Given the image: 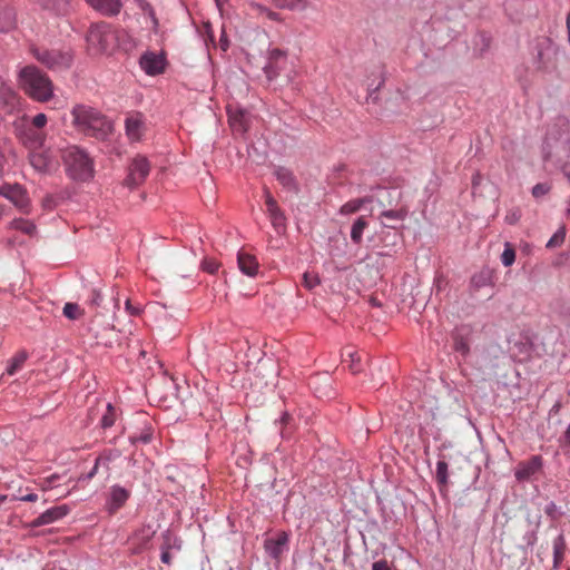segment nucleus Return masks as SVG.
I'll list each match as a JSON object with an SVG mask.
<instances>
[{"label":"nucleus","instance_id":"nucleus-34","mask_svg":"<svg viewBox=\"0 0 570 570\" xmlns=\"http://www.w3.org/2000/svg\"><path fill=\"white\" fill-rule=\"evenodd\" d=\"M27 353L26 352H20L18 353L16 356H13L10 361H9V364L7 366V373L9 375H13L16 374L21 367L22 365L24 364V362L27 361Z\"/></svg>","mask_w":570,"mask_h":570},{"label":"nucleus","instance_id":"nucleus-23","mask_svg":"<svg viewBox=\"0 0 570 570\" xmlns=\"http://www.w3.org/2000/svg\"><path fill=\"white\" fill-rule=\"evenodd\" d=\"M126 135L131 141H139L144 132V120L140 114H136L126 118Z\"/></svg>","mask_w":570,"mask_h":570},{"label":"nucleus","instance_id":"nucleus-2","mask_svg":"<svg viewBox=\"0 0 570 570\" xmlns=\"http://www.w3.org/2000/svg\"><path fill=\"white\" fill-rule=\"evenodd\" d=\"M20 88L31 99L47 102L53 97V83L50 78L36 66H26L18 73Z\"/></svg>","mask_w":570,"mask_h":570},{"label":"nucleus","instance_id":"nucleus-10","mask_svg":"<svg viewBox=\"0 0 570 570\" xmlns=\"http://www.w3.org/2000/svg\"><path fill=\"white\" fill-rule=\"evenodd\" d=\"M287 66V52L277 48L271 49L267 52V61L263 70L268 80L276 78L283 69Z\"/></svg>","mask_w":570,"mask_h":570},{"label":"nucleus","instance_id":"nucleus-11","mask_svg":"<svg viewBox=\"0 0 570 570\" xmlns=\"http://www.w3.org/2000/svg\"><path fill=\"white\" fill-rule=\"evenodd\" d=\"M139 66L148 76H157L165 71L166 58L164 53L147 51L141 55Z\"/></svg>","mask_w":570,"mask_h":570},{"label":"nucleus","instance_id":"nucleus-61","mask_svg":"<svg viewBox=\"0 0 570 570\" xmlns=\"http://www.w3.org/2000/svg\"><path fill=\"white\" fill-rule=\"evenodd\" d=\"M160 560L166 563V564H169L170 563V554L167 550H163L161 553H160Z\"/></svg>","mask_w":570,"mask_h":570},{"label":"nucleus","instance_id":"nucleus-64","mask_svg":"<svg viewBox=\"0 0 570 570\" xmlns=\"http://www.w3.org/2000/svg\"><path fill=\"white\" fill-rule=\"evenodd\" d=\"M480 180H481V176H480V174L474 175V176H473V178H472V185H473V187H475L476 185H479V184H480Z\"/></svg>","mask_w":570,"mask_h":570},{"label":"nucleus","instance_id":"nucleus-31","mask_svg":"<svg viewBox=\"0 0 570 570\" xmlns=\"http://www.w3.org/2000/svg\"><path fill=\"white\" fill-rule=\"evenodd\" d=\"M16 20L11 10H0V32H8L14 28Z\"/></svg>","mask_w":570,"mask_h":570},{"label":"nucleus","instance_id":"nucleus-21","mask_svg":"<svg viewBox=\"0 0 570 570\" xmlns=\"http://www.w3.org/2000/svg\"><path fill=\"white\" fill-rule=\"evenodd\" d=\"M10 202L22 212H27L29 207V198L24 189L18 185L3 188L2 193Z\"/></svg>","mask_w":570,"mask_h":570},{"label":"nucleus","instance_id":"nucleus-12","mask_svg":"<svg viewBox=\"0 0 570 570\" xmlns=\"http://www.w3.org/2000/svg\"><path fill=\"white\" fill-rule=\"evenodd\" d=\"M289 534L286 531L278 532L273 538L264 541V549L267 556L274 560H278L283 553L288 551Z\"/></svg>","mask_w":570,"mask_h":570},{"label":"nucleus","instance_id":"nucleus-18","mask_svg":"<svg viewBox=\"0 0 570 570\" xmlns=\"http://www.w3.org/2000/svg\"><path fill=\"white\" fill-rule=\"evenodd\" d=\"M86 2L94 10L106 17H115L119 14L122 8L121 0H86Z\"/></svg>","mask_w":570,"mask_h":570},{"label":"nucleus","instance_id":"nucleus-22","mask_svg":"<svg viewBox=\"0 0 570 570\" xmlns=\"http://www.w3.org/2000/svg\"><path fill=\"white\" fill-rule=\"evenodd\" d=\"M29 161L32 168L40 174H47L50 171L51 158L48 151L41 149L30 150Z\"/></svg>","mask_w":570,"mask_h":570},{"label":"nucleus","instance_id":"nucleus-53","mask_svg":"<svg viewBox=\"0 0 570 570\" xmlns=\"http://www.w3.org/2000/svg\"><path fill=\"white\" fill-rule=\"evenodd\" d=\"M90 304L94 305V306H99L101 301H102V295L101 293L98 291V289H92L91 291V296H90Z\"/></svg>","mask_w":570,"mask_h":570},{"label":"nucleus","instance_id":"nucleus-62","mask_svg":"<svg viewBox=\"0 0 570 570\" xmlns=\"http://www.w3.org/2000/svg\"><path fill=\"white\" fill-rule=\"evenodd\" d=\"M562 442L564 445H570V424L568 425V428L562 436Z\"/></svg>","mask_w":570,"mask_h":570},{"label":"nucleus","instance_id":"nucleus-29","mask_svg":"<svg viewBox=\"0 0 570 570\" xmlns=\"http://www.w3.org/2000/svg\"><path fill=\"white\" fill-rule=\"evenodd\" d=\"M120 456V452L115 451H106L102 452L100 455L97 456L95 460L97 466H101L106 470V472L109 474L110 471V463Z\"/></svg>","mask_w":570,"mask_h":570},{"label":"nucleus","instance_id":"nucleus-17","mask_svg":"<svg viewBox=\"0 0 570 570\" xmlns=\"http://www.w3.org/2000/svg\"><path fill=\"white\" fill-rule=\"evenodd\" d=\"M542 468V458L540 455H533L530 460L521 462L515 471L514 476L518 481L529 480Z\"/></svg>","mask_w":570,"mask_h":570},{"label":"nucleus","instance_id":"nucleus-14","mask_svg":"<svg viewBox=\"0 0 570 570\" xmlns=\"http://www.w3.org/2000/svg\"><path fill=\"white\" fill-rule=\"evenodd\" d=\"M264 195L266 210L271 219V223L277 232H281L285 228L286 217L282 209L278 207L277 202L274 199V197L267 189L265 190Z\"/></svg>","mask_w":570,"mask_h":570},{"label":"nucleus","instance_id":"nucleus-37","mask_svg":"<svg viewBox=\"0 0 570 570\" xmlns=\"http://www.w3.org/2000/svg\"><path fill=\"white\" fill-rule=\"evenodd\" d=\"M11 227L30 236L36 233V225L32 222L23 218L13 219L11 222Z\"/></svg>","mask_w":570,"mask_h":570},{"label":"nucleus","instance_id":"nucleus-52","mask_svg":"<svg viewBox=\"0 0 570 570\" xmlns=\"http://www.w3.org/2000/svg\"><path fill=\"white\" fill-rule=\"evenodd\" d=\"M347 356L350 357L351 360V363L348 365L350 370L353 372V373H358L361 371V367L358 365V360H356V354L353 353V352H348L347 353Z\"/></svg>","mask_w":570,"mask_h":570},{"label":"nucleus","instance_id":"nucleus-16","mask_svg":"<svg viewBox=\"0 0 570 570\" xmlns=\"http://www.w3.org/2000/svg\"><path fill=\"white\" fill-rule=\"evenodd\" d=\"M69 513V508L67 505H58L46 510L43 513L38 515L32 522L31 527H42L47 524H51Z\"/></svg>","mask_w":570,"mask_h":570},{"label":"nucleus","instance_id":"nucleus-26","mask_svg":"<svg viewBox=\"0 0 570 570\" xmlns=\"http://www.w3.org/2000/svg\"><path fill=\"white\" fill-rule=\"evenodd\" d=\"M237 265L239 271L249 277H254L258 271V263L253 255H249L244 252H238L237 254Z\"/></svg>","mask_w":570,"mask_h":570},{"label":"nucleus","instance_id":"nucleus-40","mask_svg":"<svg viewBox=\"0 0 570 570\" xmlns=\"http://www.w3.org/2000/svg\"><path fill=\"white\" fill-rule=\"evenodd\" d=\"M544 512L550 518L551 521H557L564 514L562 508L557 505L553 501H550L546 505Z\"/></svg>","mask_w":570,"mask_h":570},{"label":"nucleus","instance_id":"nucleus-15","mask_svg":"<svg viewBox=\"0 0 570 570\" xmlns=\"http://www.w3.org/2000/svg\"><path fill=\"white\" fill-rule=\"evenodd\" d=\"M0 106L8 114H13L20 107L19 95L0 79Z\"/></svg>","mask_w":570,"mask_h":570},{"label":"nucleus","instance_id":"nucleus-4","mask_svg":"<svg viewBox=\"0 0 570 570\" xmlns=\"http://www.w3.org/2000/svg\"><path fill=\"white\" fill-rule=\"evenodd\" d=\"M63 163L68 175L75 180L86 181L94 176V161L86 150L70 146L65 149Z\"/></svg>","mask_w":570,"mask_h":570},{"label":"nucleus","instance_id":"nucleus-45","mask_svg":"<svg viewBox=\"0 0 570 570\" xmlns=\"http://www.w3.org/2000/svg\"><path fill=\"white\" fill-rule=\"evenodd\" d=\"M453 348L455 352L460 353L462 356H466L470 352L469 343L462 336L454 337Z\"/></svg>","mask_w":570,"mask_h":570},{"label":"nucleus","instance_id":"nucleus-39","mask_svg":"<svg viewBox=\"0 0 570 570\" xmlns=\"http://www.w3.org/2000/svg\"><path fill=\"white\" fill-rule=\"evenodd\" d=\"M566 238V229L564 227H560L548 240L546 244L547 248L559 247L563 244Z\"/></svg>","mask_w":570,"mask_h":570},{"label":"nucleus","instance_id":"nucleus-49","mask_svg":"<svg viewBox=\"0 0 570 570\" xmlns=\"http://www.w3.org/2000/svg\"><path fill=\"white\" fill-rule=\"evenodd\" d=\"M539 527H540V518H538V520L535 521V529L524 533L523 540L529 547H533L537 543V540H538L537 530Z\"/></svg>","mask_w":570,"mask_h":570},{"label":"nucleus","instance_id":"nucleus-32","mask_svg":"<svg viewBox=\"0 0 570 570\" xmlns=\"http://www.w3.org/2000/svg\"><path fill=\"white\" fill-rule=\"evenodd\" d=\"M153 434H154L153 428L149 424H145V426L142 428V430L139 433L131 435L129 439H130V442L134 444L135 443L148 444L153 440Z\"/></svg>","mask_w":570,"mask_h":570},{"label":"nucleus","instance_id":"nucleus-9","mask_svg":"<svg viewBox=\"0 0 570 570\" xmlns=\"http://www.w3.org/2000/svg\"><path fill=\"white\" fill-rule=\"evenodd\" d=\"M562 127L564 128L563 132L559 138H553L551 135L547 138V147L550 149H556V153L560 155L561 158L570 157V135H569V124L566 120L561 121ZM552 150L546 153L544 159L549 160L552 158Z\"/></svg>","mask_w":570,"mask_h":570},{"label":"nucleus","instance_id":"nucleus-28","mask_svg":"<svg viewBox=\"0 0 570 570\" xmlns=\"http://www.w3.org/2000/svg\"><path fill=\"white\" fill-rule=\"evenodd\" d=\"M367 220L364 217H358L352 225L351 239L355 245H360L363 240V233L367 227Z\"/></svg>","mask_w":570,"mask_h":570},{"label":"nucleus","instance_id":"nucleus-25","mask_svg":"<svg viewBox=\"0 0 570 570\" xmlns=\"http://www.w3.org/2000/svg\"><path fill=\"white\" fill-rule=\"evenodd\" d=\"M274 174L277 180L285 189H287L288 191H293L295 194L299 191L298 183L292 170H289L286 167H277Z\"/></svg>","mask_w":570,"mask_h":570},{"label":"nucleus","instance_id":"nucleus-13","mask_svg":"<svg viewBox=\"0 0 570 570\" xmlns=\"http://www.w3.org/2000/svg\"><path fill=\"white\" fill-rule=\"evenodd\" d=\"M19 137H20L21 142L29 150L41 149L45 146V142L47 140V134L43 130H41L39 128H35L30 125H27L20 131Z\"/></svg>","mask_w":570,"mask_h":570},{"label":"nucleus","instance_id":"nucleus-56","mask_svg":"<svg viewBox=\"0 0 570 570\" xmlns=\"http://www.w3.org/2000/svg\"><path fill=\"white\" fill-rule=\"evenodd\" d=\"M560 170L562 171L563 176L567 178L568 183L570 184V161L562 164L560 166Z\"/></svg>","mask_w":570,"mask_h":570},{"label":"nucleus","instance_id":"nucleus-50","mask_svg":"<svg viewBox=\"0 0 570 570\" xmlns=\"http://www.w3.org/2000/svg\"><path fill=\"white\" fill-rule=\"evenodd\" d=\"M47 122H48L47 116L45 114L40 112L32 117L29 125L35 128H39V129L43 130Z\"/></svg>","mask_w":570,"mask_h":570},{"label":"nucleus","instance_id":"nucleus-6","mask_svg":"<svg viewBox=\"0 0 570 570\" xmlns=\"http://www.w3.org/2000/svg\"><path fill=\"white\" fill-rule=\"evenodd\" d=\"M560 48L550 38H543L535 43L533 63L542 71H554L558 67Z\"/></svg>","mask_w":570,"mask_h":570},{"label":"nucleus","instance_id":"nucleus-60","mask_svg":"<svg viewBox=\"0 0 570 570\" xmlns=\"http://www.w3.org/2000/svg\"><path fill=\"white\" fill-rule=\"evenodd\" d=\"M18 500L26 502H35L38 500V495L36 493H28L26 495L19 497Z\"/></svg>","mask_w":570,"mask_h":570},{"label":"nucleus","instance_id":"nucleus-5","mask_svg":"<svg viewBox=\"0 0 570 570\" xmlns=\"http://www.w3.org/2000/svg\"><path fill=\"white\" fill-rule=\"evenodd\" d=\"M30 52L41 65L51 70L67 69L72 62V53L70 50L31 46Z\"/></svg>","mask_w":570,"mask_h":570},{"label":"nucleus","instance_id":"nucleus-27","mask_svg":"<svg viewBox=\"0 0 570 570\" xmlns=\"http://www.w3.org/2000/svg\"><path fill=\"white\" fill-rule=\"evenodd\" d=\"M372 202V197H362V198H355L346 202L344 205L340 208L341 215H350L353 213L358 212L365 204H368Z\"/></svg>","mask_w":570,"mask_h":570},{"label":"nucleus","instance_id":"nucleus-33","mask_svg":"<svg viewBox=\"0 0 570 570\" xmlns=\"http://www.w3.org/2000/svg\"><path fill=\"white\" fill-rule=\"evenodd\" d=\"M116 417H117L116 409L112 406L111 403H107L106 412L102 414L99 425L102 429H109L115 424Z\"/></svg>","mask_w":570,"mask_h":570},{"label":"nucleus","instance_id":"nucleus-19","mask_svg":"<svg viewBox=\"0 0 570 570\" xmlns=\"http://www.w3.org/2000/svg\"><path fill=\"white\" fill-rule=\"evenodd\" d=\"M246 6L249 10V13L257 19L265 18L274 22H283V18L278 12L272 10L269 7L261 2L248 0Z\"/></svg>","mask_w":570,"mask_h":570},{"label":"nucleus","instance_id":"nucleus-51","mask_svg":"<svg viewBox=\"0 0 570 570\" xmlns=\"http://www.w3.org/2000/svg\"><path fill=\"white\" fill-rule=\"evenodd\" d=\"M202 268L209 274H214L218 269V264L213 259L205 258L202 263Z\"/></svg>","mask_w":570,"mask_h":570},{"label":"nucleus","instance_id":"nucleus-30","mask_svg":"<svg viewBox=\"0 0 570 570\" xmlns=\"http://www.w3.org/2000/svg\"><path fill=\"white\" fill-rule=\"evenodd\" d=\"M566 549V540L563 534H559L553 540V564L554 568H558L561 561L563 560V553Z\"/></svg>","mask_w":570,"mask_h":570},{"label":"nucleus","instance_id":"nucleus-48","mask_svg":"<svg viewBox=\"0 0 570 570\" xmlns=\"http://www.w3.org/2000/svg\"><path fill=\"white\" fill-rule=\"evenodd\" d=\"M243 114L239 116L229 115V122L234 130L238 132L246 131V125L243 121Z\"/></svg>","mask_w":570,"mask_h":570},{"label":"nucleus","instance_id":"nucleus-42","mask_svg":"<svg viewBox=\"0 0 570 570\" xmlns=\"http://www.w3.org/2000/svg\"><path fill=\"white\" fill-rule=\"evenodd\" d=\"M550 190L551 185L549 183H539L532 187L531 194L535 199H540L548 195Z\"/></svg>","mask_w":570,"mask_h":570},{"label":"nucleus","instance_id":"nucleus-57","mask_svg":"<svg viewBox=\"0 0 570 570\" xmlns=\"http://www.w3.org/2000/svg\"><path fill=\"white\" fill-rule=\"evenodd\" d=\"M98 469H99V466H97L95 463L92 469L86 475L81 476L80 480H83V481L91 480L98 473Z\"/></svg>","mask_w":570,"mask_h":570},{"label":"nucleus","instance_id":"nucleus-41","mask_svg":"<svg viewBox=\"0 0 570 570\" xmlns=\"http://www.w3.org/2000/svg\"><path fill=\"white\" fill-rule=\"evenodd\" d=\"M514 261L515 250L509 243H507L501 254V263L503 264V266L509 267L514 263Z\"/></svg>","mask_w":570,"mask_h":570},{"label":"nucleus","instance_id":"nucleus-44","mask_svg":"<svg viewBox=\"0 0 570 570\" xmlns=\"http://www.w3.org/2000/svg\"><path fill=\"white\" fill-rule=\"evenodd\" d=\"M522 212L519 207H513L509 209L504 216V222L508 225H515L521 219Z\"/></svg>","mask_w":570,"mask_h":570},{"label":"nucleus","instance_id":"nucleus-3","mask_svg":"<svg viewBox=\"0 0 570 570\" xmlns=\"http://www.w3.org/2000/svg\"><path fill=\"white\" fill-rule=\"evenodd\" d=\"M86 42L92 55L110 53L118 47V31L106 21L91 23Z\"/></svg>","mask_w":570,"mask_h":570},{"label":"nucleus","instance_id":"nucleus-24","mask_svg":"<svg viewBox=\"0 0 570 570\" xmlns=\"http://www.w3.org/2000/svg\"><path fill=\"white\" fill-rule=\"evenodd\" d=\"M272 4L282 10L294 12H304L308 9H315L313 0H269Z\"/></svg>","mask_w":570,"mask_h":570},{"label":"nucleus","instance_id":"nucleus-58","mask_svg":"<svg viewBox=\"0 0 570 570\" xmlns=\"http://www.w3.org/2000/svg\"><path fill=\"white\" fill-rule=\"evenodd\" d=\"M125 306H126V309L129 312L130 315H138L140 313V308L132 306L130 304L129 299L126 301Z\"/></svg>","mask_w":570,"mask_h":570},{"label":"nucleus","instance_id":"nucleus-7","mask_svg":"<svg viewBox=\"0 0 570 570\" xmlns=\"http://www.w3.org/2000/svg\"><path fill=\"white\" fill-rule=\"evenodd\" d=\"M150 173V163L145 156L137 155L128 166V175L125 179V186L134 189L141 185Z\"/></svg>","mask_w":570,"mask_h":570},{"label":"nucleus","instance_id":"nucleus-36","mask_svg":"<svg viewBox=\"0 0 570 570\" xmlns=\"http://www.w3.org/2000/svg\"><path fill=\"white\" fill-rule=\"evenodd\" d=\"M435 478L440 485H448L449 481V465L444 460H439L436 463Z\"/></svg>","mask_w":570,"mask_h":570},{"label":"nucleus","instance_id":"nucleus-20","mask_svg":"<svg viewBox=\"0 0 570 570\" xmlns=\"http://www.w3.org/2000/svg\"><path fill=\"white\" fill-rule=\"evenodd\" d=\"M156 534V530L150 524H145L140 527L130 538V542L135 546L136 551H141L146 549L154 535Z\"/></svg>","mask_w":570,"mask_h":570},{"label":"nucleus","instance_id":"nucleus-59","mask_svg":"<svg viewBox=\"0 0 570 570\" xmlns=\"http://www.w3.org/2000/svg\"><path fill=\"white\" fill-rule=\"evenodd\" d=\"M292 420L291 415L285 412L283 413V415L281 416L279 421H275V424H282V425H285L287 426L289 424V421Z\"/></svg>","mask_w":570,"mask_h":570},{"label":"nucleus","instance_id":"nucleus-43","mask_svg":"<svg viewBox=\"0 0 570 570\" xmlns=\"http://www.w3.org/2000/svg\"><path fill=\"white\" fill-rule=\"evenodd\" d=\"M490 281H491L490 274L487 272H481L472 277L471 284L475 288H481V287L489 285Z\"/></svg>","mask_w":570,"mask_h":570},{"label":"nucleus","instance_id":"nucleus-38","mask_svg":"<svg viewBox=\"0 0 570 570\" xmlns=\"http://www.w3.org/2000/svg\"><path fill=\"white\" fill-rule=\"evenodd\" d=\"M135 2L137 3L138 8L149 17L153 23V28L156 30L158 28V20L151 4L147 0H135Z\"/></svg>","mask_w":570,"mask_h":570},{"label":"nucleus","instance_id":"nucleus-46","mask_svg":"<svg viewBox=\"0 0 570 570\" xmlns=\"http://www.w3.org/2000/svg\"><path fill=\"white\" fill-rule=\"evenodd\" d=\"M62 313L69 320H77L79 317L80 309L76 303H66Z\"/></svg>","mask_w":570,"mask_h":570},{"label":"nucleus","instance_id":"nucleus-63","mask_svg":"<svg viewBox=\"0 0 570 570\" xmlns=\"http://www.w3.org/2000/svg\"><path fill=\"white\" fill-rule=\"evenodd\" d=\"M561 404L560 402H556L550 409V414H557L560 411Z\"/></svg>","mask_w":570,"mask_h":570},{"label":"nucleus","instance_id":"nucleus-35","mask_svg":"<svg viewBox=\"0 0 570 570\" xmlns=\"http://www.w3.org/2000/svg\"><path fill=\"white\" fill-rule=\"evenodd\" d=\"M407 216V210L405 208L397 209H386L381 213V218L392 220L395 223L403 222Z\"/></svg>","mask_w":570,"mask_h":570},{"label":"nucleus","instance_id":"nucleus-47","mask_svg":"<svg viewBox=\"0 0 570 570\" xmlns=\"http://www.w3.org/2000/svg\"><path fill=\"white\" fill-rule=\"evenodd\" d=\"M303 283L306 288L313 289L321 283V279L317 274L306 272L303 275Z\"/></svg>","mask_w":570,"mask_h":570},{"label":"nucleus","instance_id":"nucleus-54","mask_svg":"<svg viewBox=\"0 0 570 570\" xmlns=\"http://www.w3.org/2000/svg\"><path fill=\"white\" fill-rule=\"evenodd\" d=\"M372 570H391V567L386 560H379L372 564Z\"/></svg>","mask_w":570,"mask_h":570},{"label":"nucleus","instance_id":"nucleus-8","mask_svg":"<svg viewBox=\"0 0 570 570\" xmlns=\"http://www.w3.org/2000/svg\"><path fill=\"white\" fill-rule=\"evenodd\" d=\"M131 492L119 484H114L109 488L105 499V511L112 515L119 511L129 500Z\"/></svg>","mask_w":570,"mask_h":570},{"label":"nucleus","instance_id":"nucleus-1","mask_svg":"<svg viewBox=\"0 0 570 570\" xmlns=\"http://www.w3.org/2000/svg\"><path fill=\"white\" fill-rule=\"evenodd\" d=\"M71 116L75 127L87 136L104 139L112 130L110 120L92 107L77 105L72 108Z\"/></svg>","mask_w":570,"mask_h":570},{"label":"nucleus","instance_id":"nucleus-55","mask_svg":"<svg viewBox=\"0 0 570 570\" xmlns=\"http://www.w3.org/2000/svg\"><path fill=\"white\" fill-rule=\"evenodd\" d=\"M219 47L223 51H227V49L229 48V41L224 30L222 31V36L219 39Z\"/></svg>","mask_w":570,"mask_h":570}]
</instances>
